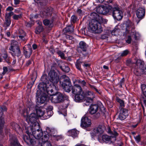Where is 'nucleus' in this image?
I'll use <instances>...</instances> for the list:
<instances>
[{
    "instance_id": "nucleus-1",
    "label": "nucleus",
    "mask_w": 146,
    "mask_h": 146,
    "mask_svg": "<svg viewBox=\"0 0 146 146\" xmlns=\"http://www.w3.org/2000/svg\"><path fill=\"white\" fill-rule=\"evenodd\" d=\"M91 16H93L94 19L89 23L88 30L95 34L101 33L103 31L101 23L102 21L101 17L96 13H93Z\"/></svg>"
},
{
    "instance_id": "nucleus-2",
    "label": "nucleus",
    "mask_w": 146,
    "mask_h": 146,
    "mask_svg": "<svg viewBox=\"0 0 146 146\" xmlns=\"http://www.w3.org/2000/svg\"><path fill=\"white\" fill-rule=\"evenodd\" d=\"M109 8L110 11L109 14H112L114 19L117 20H120L122 19V12L120 10L117 5H115L113 6L110 5Z\"/></svg>"
},
{
    "instance_id": "nucleus-3",
    "label": "nucleus",
    "mask_w": 146,
    "mask_h": 146,
    "mask_svg": "<svg viewBox=\"0 0 146 146\" xmlns=\"http://www.w3.org/2000/svg\"><path fill=\"white\" fill-rule=\"evenodd\" d=\"M35 127H32L31 131L34 137L36 139H39L40 142L41 141V138L43 135V133L41 130H40V126L38 123H36Z\"/></svg>"
},
{
    "instance_id": "nucleus-4",
    "label": "nucleus",
    "mask_w": 146,
    "mask_h": 146,
    "mask_svg": "<svg viewBox=\"0 0 146 146\" xmlns=\"http://www.w3.org/2000/svg\"><path fill=\"white\" fill-rule=\"evenodd\" d=\"M57 133V130L53 127H47L45 132V135L43 137V139L45 141L49 140L52 136Z\"/></svg>"
},
{
    "instance_id": "nucleus-5",
    "label": "nucleus",
    "mask_w": 146,
    "mask_h": 146,
    "mask_svg": "<svg viewBox=\"0 0 146 146\" xmlns=\"http://www.w3.org/2000/svg\"><path fill=\"white\" fill-rule=\"evenodd\" d=\"M99 106L98 104H92L90 106L89 109V113L91 115L94 114V118L97 119L100 116V113L98 112Z\"/></svg>"
},
{
    "instance_id": "nucleus-6",
    "label": "nucleus",
    "mask_w": 146,
    "mask_h": 146,
    "mask_svg": "<svg viewBox=\"0 0 146 146\" xmlns=\"http://www.w3.org/2000/svg\"><path fill=\"white\" fill-rule=\"evenodd\" d=\"M51 70L48 73V76L50 81L52 84H57L59 81V76L54 70Z\"/></svg>"
},
{
    "instance_id": "nucleus-7",
    "label": "nucleus",
    "mask_w": 146,
    "mask_h": 146,
    "mask_svg": "<svg viewBox=\"0 0 146 146\" xmlns=\"http://www.w3.org/2000/svg\"><path fill=\"white\" fill-rule=\"evenodd\" d=\"M64 100V96L61 93L58 92L56 94L53 95L51 100L54 103H58L62 102Z\"/></svg>"
},
{
    "instance_id": "nucleus-8",
    "label": "nucleus",
    "mask_w": 146,
    "mask_h": 146,
    "mask_svg": "<svg viewBox=\"0 0 146 146\" xmlns=\"http://www.w3.org/2000/svg\"><path fill=\"white\" fill-rule=\"evenodd\" d=\"M123 26L124 28H125L123 29L125 30V32L123 33V36H126L127 34L129 33L130 29H132L134 28L133 24L129 20L127 21L125 23H123Z\"/></svg>"
},
{
    "instance_id": "nucleus-9",
    "label": "nucleus",
    "mask_w": 146,
    "mask_h": 146,
    "mask_svg": "<svg viewBox=\"0 0 146 146\" xmlns=\"http://www.w3.org/2000/svg\"><path fill=\"white\" fill-rule=\"evenodd\" d=\"M13 14V12H7L5 16V21L4 23L3 26L5 27V30L9 27L11 23V16Z\"/></svg>"
},
{
    "instance_id": "nucleus-10",
    "label": "nucleus",
    "mask_w": 146,
    "mask_h": 146,
    "mask_svg": "<svg viewBox=\"0 0 146 146\" xmlns=\"http://www.w3.org/2000/svg\"><path fill=\"white\" fill-rule=\"evenodd\" d=\"M37 117V115L35 113H32L30 114L29 117H27L26 120L29 123H31L32 124V127H34L35 126V123H38L36 121Z\"/></svg>"
},
{
    "instance_id": "nucleus-11",
    "label": "nucleus",
    "mask_w": 146,
    "mask_h": 146,
    "mask_svg": "<svg viewBox=\"0 0 146 146\" xmlns=\"http://www.w3.org/2000/svg\"><path fill=\"white\" fill-rule=\"evenodd\" d=\"M40 92L38 91L36 93V102L38 103L43 104L48 99V96L45 94H42L39 96Z\"/></svg>"
},
{
    "instance_id": "nucleus-12",
    "label": "nucleus",
    "mask_w": 146,
    "mask_h": 146,
    "mask_svg": "<svg viewBox=\"0 0 146 146\" xmlns=\"http://www.w3.org/2000/svg\"><path fill=\"white\" fill-rule=\"evenodd\" d=\"M91 120L87 117H83L81 120V126L83 127H90L91 125Z\"/></svg>"
},
{
    "instance_id": "nucleus-13",
    "label": "nucleus",
    "mask_w": 146,
    "mask_h": 146,
    "mask_svg": "<svg viewBox=\"0 0 146 146\" xmlns=\"http://www.w3.org/2000/svg\"><path fill=\"white\" fill-rule=\"evenodd\" d=\"M128 115L127 111L126 109L121 108L117 119L123 120L126 118Z\"/></svg>"
},
{
    "instance_id": "nucleus-14",
    "label": "nucleus",
    "mask_w": 146,
    "mask_h": 146,
    "mask_svg": "<svg viewBox=\"0 0 146 146\" xmlns=\"http://www.w3.org/2000/svg\"><path fill=\"white\" fill-rule=\"evenodd\" d=\"M104 129L105 126L103 124L99 125L94 129V130L96 135L98 136V138H100L101 135L103 133Z\"/></svg>"
},
{
    "instance_id": "nucleus-15",
    "label": "nucleus",
    "mask_w": 146,
    "mask_h": 146,
    "mask_svg": "<svg viewBox=\"0 0 146 146\" xmlns=\"http://www.w3.org/2000/svg\"><path fill=\"white\" fill-rule=\"evenodd\" d=\"M110 9L109 6L108 8L104 6H100L97 8L96 11L99 14L105 15L109 14Z\"/></svg>"
},
{
    "instance_id": "nucleus-16",
    "label": "nucleus",
    "mask_w": 146,
    "mask_h": 146,
    "mask_svg": "<svg viewBox=\"0 0 146 146\" xmlns=\"http://www.w3.org/2000/svg\"><path fill=\"white\" fill-rule=\"evenodd\" d=\"M83 91L81 87L78 84H76L75 82L73 83V86L72 89V92L74 94L82 93Z\"/></svg>"
},
{
    "instance_id": "nucleus-17",
    "label": "nucleus",
    "mask_w": 146,
    "mask_h": 146,
    "mask_svg": "<svg viewBox=\"0 0 146 146\" xmlns=\"http://www.w3.org/2000/svg\"><path fill=\"white\" fill-rule=\"evenodd\" d=\"M24 54L26 58H29L32 54V50L31 47L29 44L23 48Z\"/></svg>"
},
{
    "instance_id": "nucleus-18",
    "label": "nucleus",
    "mask_w": 146,
    "mask_h": 146,
    "mask_svg": "<svg viewBox=\"0 0 146 146\" xmlns=\"http://www.w3.org/2000/svg\"><path fill=\"white\" fill-rule=\"evenodd\" d=\"M7 108L5 106L1 107L0 106V118L3 115V111H6ZM4 123L3 119L2 118H0V135L2 132V128Z\"/></svg>"
},
{
    "instance_id": "nucleus-19",
    "label": "nucleus",
    "mask_w": 146,
    "mask_h": 146,
    "mask_svg": "<svg viewBox=\"0 0 146 146\" xmlns=\"http://www.w3.org/2000/svg\"><path fill=\"white\" fill-rule=\"evenodd\" d=\"M10 141L11 146H22L20 145L18 141L17 138L12 135H9Z\"/></svg>"
},
{
    "instance_id": "nucleus-20",
    "label": "nucleus",
    "mask_w": 146,
    "mask_h": 146,
    "mask_svg": "<svg viewBox=\"0 0 146 146\" xmlns=\"http://www.w3.org/2000/svg\"><path fill=\"white\" fill-rule=\"evenodd\" d=\"M49 88H48V90L47 92L50 91L53 95H54L55 94L57 93L58 90V86L57 84H53L51 85L50 84L49 85Z\"/></svg>"
},
{
    "instance_id": "nucleus-21",
    "label": "nucleus",
    "mask_w": 146,
    "mask_h": 146,
    "mask_svg": "<svg viewBox=\"0 0 146 146\" xmlns=\"http://www.w3.org/2000/svg\"><path fill=\"white\" fill-rule=\"evenodd\" d=\"M49 84L46 83L44 82L40 83L38 86V87L41 91L43 90L46 92H48Z\"/></svg>"
},
{
    "instance_id": "nucleus-22",
    "label": "nucleus",
    "mask_w": 146,
    "mask_h": 146,
    "mask_svg": "<svg viewBox=\"0 0 146 146\" xmlns=\"http://www.w3.org/2000/svg\"><path fill=\"white\" fill-rule=\"evenodd\" d=\"M145 9L139 8L136 11V14L137 17L139 19H143L145 15Z\"/></svg>"
},
{
    "instance_id": "nucleus-23",
    "label": "nucleus",
    "mask_w": 146,
    "mask_h": 146,
    "mask_svg": "<svg viewBox=\"0 0 146 146\" xmlns=\"http://www.w3.org/2000/svg\"><path fill=\"white\" fill-rule=\"evenodd\" d=\"M60 83L62 87L65 92H69L71 91V89H72L73 86L71 84H66L65 83H61V82H60Z\"/></svg>"
},
{
    "instance_id": "nucleus-24",
    "label": "nucleus",
    "mask_w": 146,
    "mask_h": 146,
    "mask_svg": "<svg viewBox=\"0 0 146 146\" xmlns=\"http://www.w3.org/2000/svg\"><path fill=\"white\" fill-rule=\"evenodd\" d=\"M12 51L11 54L13 56L15 57L17 56V57L20 56L21 54V52L19 47L9 50Z\"/></svg>"
},
{
    "instance_id": "nucleus-25",
    "label": "nucleus",
    "mask_w": 146,
    "mask_h": 146,
    "mask_svg": "<svg viewBox=\"0 0 146 146\" xmlns=\"http://www.w3.org/2000/svg\"><path fill=\"white\" fill-rule=\"evenodd\" d=\"M50 8H46L43 11L40 13L41 16L43 17H46L51 14V11Z\"/></svg>"
},
{
    "instance_id": "nucleus-26",
    "label": "nucleus",
    "mask_w": 146,
    "mask_h": 146,
    "mask_svg": "<svg viewBox=\"0 0 146 146\" xmlns=\"http://www.w3.org/2000/svg\"><path fill=\"white\" fill-rule=\"evenodd\" d=\"M88 45L84 41H81L79 43V48L83 52L86 51Z\"/></svg>"
},
{
    "instance_id": "nucleus-27",
    "label": "nucleus",
    "mask_w": 146,
    "mask_h": 146,
    "mask_svg": "<svg viewBox=\"0 0 146 146\" xmlns=\"http://www.w3.org/2000/svg\"><path fill=\"white\" fill-rule=\"evenodd\" d=\"M75 100L76 102H79L83 100L84 98V95L83 92L80 93L75 94Z\"/></svg>"
},
{
    "instance_id": "nucleus-28",
    "label": "nucleus",
    "mask_w": 146,
    "mask_h": 146,
    "mask_svg": "<svg viewBox=\"0 0 146 146\" xmlns=\"http://www.w3.org/2000/svg\"><path fill=\"white\" fill-rule=\"evenodd\" d=\"M36 115L38 117H41L43 115L44 113V111L42 110L41 108L39 107H36Z\"/></svg>"
},
{
    "instance_id": "nucleus-29",
    "label": "nucleus",
    "mask_w": 146,
    "mask_h": 146,
    "mask_svg": "<svg viewBox=\"0 0 146 146\" xmlns=\"http://www.w3.org/2000/svg\"><path fill=\"white\" fill-rule=\"evenodd\" d=\"M68 133L70 136H72L73 137H76L79 134V132L76 129L70 130L68 131Z\"/></svg>"
},
{
    "instance_id": "nucleus-30",
    "label": "nucleus",
    "mask_w": 146,
    "mask_h": 146,
    "mask_svg": "<svg viewBox=\"0 0 146 146\" xmlns=\"http://www.w3.org/2000/svg\"><path fill=\"white\" fill-rule=\"evenodd\" d=\"M11 126L13 129H14L17 132L21 130V129L19 125L15 123H11Z\"/></svg>"
},
{
    "instance_id": "nucleus-31",
    "label": "nucleus",
    "mask_w": 146,
    "mask_h": 146,
    "mask_svg": "<svg viewBox=\"0 0 146 146\" xmlns=\"http://www.w3.org/2000/svg\"><path fill=\"white\" fill-rule=\"evenodd\" d=\"M19 47L18 46V42L16 41L12 40H11V46L9 48V50L17 48Z\"/></svg>"
},
{
    "instance_id": "nucleus-32",
    "label": "nucleus",
    "mask_w": 146,
    "mask_h": 146,
    "mask_svg": "<svg viewBox=\"0 0 146 146\" xmlns=\"http://www.w3.org/2000/svg\"><path fill=\"white\" fill-rule=\"evenodd\" d=\"M61 78L64 79L63 82H62L61 83H65V84H71L70 79L66 75H62L61 76Z\"/></svg>"
},
{
    "instance_id": "nucleus-33",
    "label": "nucleus",
    "mask_w": 146,
    "mask_h": 146,
    "mask_svg": "<svg viewBox=\"0 0 146 146\" xmlns=\"http://www.w3.org/2000/svg\"><path fill=\"white\" fill-rule=\"evenodd\" d=\"M43 137L41 138V146H52L50 142L47 141H45L44 139H43Z\"/></svg>"
},
{
    "instance_id": "nucleus-34",
    "label": "nucleus",
    "mask_w": 146,
    "mask_h": 146,
    "mask_svg": "<svg viewBox=\"0 0 146 146\" xmlns=\"http://www.w3.org/2000/svg\"><path fill=\"white\" fill-rule=\"evenodd\" d=\"M129 51L127 50L123 51L122 52L119 54V56L115 60L116 61L117 60H120L121 57L126 56L128 53Z\"/></svg>"
},
{
    "instance_id": "nucleus-35",
    "label": "nucleus",
    "mask_w": 146,
    "mask_h": 146,
    "mask_svg": "<svg viewBox=\"0 0 146 146\" xmlns=\"http://www.w3.org/2000/svg\"><path fill=\"white\" fill-rule=\"evenodd\" d=\"M19 33H22V34H21L19 36V40H20L22 41H26V39L25 38V36L26 35L25 34L24 32V31L22 30H20L19 31Z\"/></svg>"
},
{
    "instance_id": "nucleus-36",
    "label": "nucleus",
    "mask_w": 146,
    "mask_h": 146,
    "mask_svg": "<svg viewBox=\"0 0 146 146\" xmlns=\"http://www.w3.org/2000/svg\"><path fill=\"white\" fill-rule=\"evenodd\" d=\"M82 63V60L78 59L77 60L75 64L76 68L80 71H82L81 64Z\"/></svg>"
},
{
    "instance_id": "nucleus-37",
    "label": "nucleus",
    "mask_w": 146,
    "mask_h": 146,
    "mask_svg": "<svg viewBox=\"0 0 146 146\" xmlns=\"http://www.w3.org/2000/svg\"><path fill=\"white\" fill-rule=\"evenodd\" d=\"M102 140L106 143H108L111 140L110 137L107 135H102Z\"/></svg>"
},
{
    "instance_id": "nucleus-38",
    "label": "nucleus",
    "mask_w": 146,
    "mask_h": 146,
    "mask_svg": "<svg viewBox=\"0 0 146 146\" xmlns=\"http://www.w3.org/2000/svg\"><path fill=\"white\" fill-rule=\"evenodd\" d=\"M84 97L86 96V97H94V95L93 92L89 91H86L84 94Z\"/></svg>"
},
{
    "instance_id": "nucleus-39",
    "label": "nucleus",
    "mask_w": 146,
    "mask_h": 146,
    "mask_svg": "<svg viewBox=\"0 0 146 146\" xmlns=\"http://www.w3.org/2000/svg\"><path fill=\"white\" fill-rule=\"evenodd\" d=\"M43 30V27L42 26L40 25L39 26L36 28L35 32L36 34H39Z\"/></svg>"
},
{
    "instance_id": "nucleus-40",
    "label": "nucleus",
    "mask_w": 146,
    "mask_h": 146,
    "mask_svg": "<svg viewBox=\"0 0 146 146\" xmlns=\"http://www.w3.org/2000/svg\"><path fill=\"white\" fill-rule=\"evenodd\" d=\"M62 138V136L61 135H57L55 134L52 135V137L50 139L51 140H55L58 141Z\"/></svg>"
},
{
    "instance_id": "nucleus-41",
    "label": "nucleus",
    "mask_w": 146,
    "mask_h": 146,
    "mask_svg": "<svg viewBox=\"0 0 146 146\" xmlns=\"http://www.w3.org/2000/svg\"><path fill=\"white\" fill-rule=\"evenodd\" d=\"M60 68L64 72H68L70 70L69 68L67 66H60Z\"/></svg>"
},
{
    "instance_id": "nucleus-42",
    "label": "nucleus",
    "mask_w": 146,
    "mask_h": 146,
    "mask_svg": "<svg viewBox=\"0 0 146 146\" xmlns=\"http://www.w3.org/2000/svg\"><path fill=\"white\" fill-rule=\"evenodd\" d=\"M12 15H13V18L14 19L18 20L21 18L22 14H20L19 15H16L14 14V13L13 12V14Z\"/></svg>"
},
{
    "instance_id": "nucleus-43",
    "label": "nucleus",
    "mask_w": 146,
    "mask_h": 146,
    "mask_svg": "<svg viewBox=\"0 0 146 146\" xmlns=\"http://www.w3.org/2000/svg\"><path fill=\"white\" fill-rule=\"evenodd\" d=\"M141 89L143 94L146 98V85L145 84L141 85Z\"/></svg>"
},
{
    "instance_id": "nucleus-44",
    "label": "nucleus",
    "mask_w": 146,
    "mask_h": 146,
    "mask_svg": "<svg viewBox=\"0 0 146 146\" xmlns=\"http://www.w3.org/2000/svg\"><path fill=\"white\" fill-rule=\"evenodd\" d=\"M117 101L120 104V106L121 107V108H123V107L124 106V104L123 101L119 98H117Z\"/></svg>"
},
{
    "instance_id": "nucleus-45",
    "label": "nucleus",
    "mask_w": 146,
    "mask_h": 146,
    "mask_svg": "<svg viewBox=\"0 0 146 146\" xmlns=\"http://www.w3.org/2000/svg\"><path fill=\"white\" fill-rule=\"evenodd\" d=\"M23 139L25 142L27 144H29V139L30 137L26 135H23Z\"/></svg>"
},
{
    "instance_id": "nucleus-46",
    "label": "nucleus",
    "mask_w": 146,
    "mask_h": 146,
    "mask_svg": "<svg viewBox=\"0 0 146 146\" xmlns=\"http://www.w3.org/2000/svg\"><path fill=\"white\" fill-rule=\"evenodd\" d=\"M64 30L66 32H72L73 31V28L72 27L68 26L65 28Z\"/></svg>"
},
{
    "instance_id": "nucleus-47",
    "label": "nucleus",
    "mask_w": 146,
    "mask_h": 146,
    "mask_svg": "<svg viewBox=\"0 0 146 146\" xmlns=\"http://www.w3.org/2000/svg\"><path fill=\"white\" fill-rule=\"evenodd\" d=\"M119 30L118 28L117 27H116L114 29L111 31V34L112 35H115V34L117 33Z\"/></svg>"
},
{
    "instance_id": "nucleus-48",
    "label": "nucleus",
    "mask_w": 146,
    "mask_h": 146,
    "mask_svg": "<svg viewBox=\"0 0 146 146\" xmlns=\"http://www.w3.org/2000/svg\"><path fill=\"white\" fill-rule=\"evenodd\" d=\"M77 19V18L76 16L74 15H72L71 17V22L74 23H75Z\"/></svg>"
},
{
    "instance_id": "nucleus-49",
    "label": "nucleus",
    "mask_w": 146,
    "mask_h": 146,
    "mask_svg": "<svg viewBox=\"0 0 146 146\" xmlns=\"http://www.w3.org/2000/svg\"><path fill=\"white\" fill-rule=\"evenodd\" d=\"M43 23L44 25L48 26L50 24V21L47 19H45L43 21Z\"/></svg>"
},
{
    "instance_id": "nucleus-50",
    "label": "nucleus",
    "mask_w": 146,
    "mask_h": 146,
    "mask_svg": "<svg viewBox=\"0 0 146 146\" xmlns=\"http://www.w3.org/2000/svg\"><path fill=\"white\" fill-rule=\"evenodd\" d=\"M57 53L59 55V56H60L62 58H64V53L61 51L59 50L57 51Z\"/></svg>"
},
{
    "instance_id": "nucleus-51",
    "label": "nucleus",
    "mask_w": 146,
    "mask_h": 146,
    "mask_svg": "<svg viewBox=\"0 0 146 146\" xmlns=\"http://www.w3.org/2000/svg\"><path fill=\"white\" fill-rule=\"evenodd\" d=\"M86 98V102L89 103H91L92 102L93 99L94 97H87Z\"/></svg>"
},
{
    "instance_id": "nucleus-52",
    "label": "nucleus",
    "mask_w": 146,
    "mask_h": 146,
    "mask_svg": "<svg viewBox=\"0 0 146 146\" xmlns=\"http://www.w3.org/2000/svg\"><path fill=\"white\" fill-rule=\"evenodd\" d=\"M131 38L130 35H128L127 36V39L126 40L127 43L130 44L131 42Z\"/></svg>"
},
{
    "instance_id": "nucleus-53",
    "label": "nucleus",
    "mask_w": 146,
    "mask_h": 146,
    "mask_svg": "<svg viewBox=\"0 0 146 146\" xmlns=\"http://www.w3.org/2000/svg\"><path fill=\"white\" fill-rule=\"evenodd\" d=\"M3 72H2L3 75H4L8 71V68L6 67H3Z\"/></svg>"
},
{
    "instance_id": "nucleus-54",
    "label": "nucleus",
    "mask_w": 146,
    "mask_h": 146,
    "mask_svg": "<svg viewBox=\"0 0 146 146\" xmlns=\"http://www.w3.org/2000/svg\"><path fill=\"white\" fill-rule=\"evenodd\" d=\"M135 139L137 142H139L140 140V137L139 135H138L134 137Z\"/></svg>"
},
{
    "instance_id": "nucleus-55",
    "label": "nucleus",
    "mask_w": 146,
    "mask_h": 146,
    "mask_svg": "<svg viewBox=\"0 0 146 146\" xmlns=\"http://www.w3.org/2000/svg\"><path fill=\"white\" fill-rule=\"evenodd\" d=\"M125 79L124 78H122L120 81L119 82V86L120 87H122L123 84H124Z\"/></svg>"
},
{
    "instance_id": "nucleus-56",
    "label": "nucleus",
    "mask_w": 146,
    "mask_h": 146,
    "mask_svg": "<svg viewBox=\"0 0 146 146\" xmlns=\"http://www.w3.org/2000/svg\"><path fill=\"white\" fill-rule=\"evenodd\" d=\"M2 55L4 60L8 58L7 54L6 52H4L3 54H2Z\"/></svg>"
},
{
    "instance_id": "nucleus-57",
    "label": "nucleus",
    "mask_w": 146,
    "mask_h": 146,
    "mask_svg": "<svg viewBox=\"0 0 146 146\" xmlns=\"http://www.w3.org/2000/svg\"><path fill=\"white\" fill-rule=\"evenodd\" d=\"M13 8L11 6H9L6 9V11H7L11 12L13 10Z\"/></svg>"
},
{
    "instance_id": "nucleus-58",
    "label": "nucleus",
    "mask_w": 146,
    "mask_h": 146,
    "mask_svg": "<svg viewBox=\"0 0 146 146\" xmlns=\"http://www.w3.org/2000/svg\"><path fill=\"white\" fill-rule=\"evenodd\" d=\"M32 59H30L28 60L26 63V65L27 66H28L29 65L31 64L32 62Z\"/></svg>"
},
{
    "instance_id": "nucleus-59",
    "label": "nucleus",
    "mask_w": 146,
    "mask_h": 146,
    "mask_svg": "<svg viewBox=\"0 0 146 146\" xmlns=\"http://www.w3.org/2000/svg\"><path fill=\"white\" fill-rule=\"evenodd\" d=\"M35 143V141L34 139H29V144H31L33 145H34Z\"/></svg>"
},
{
    "instance_id": "nucleus-60",
    "label": "nucleus",
    "mask_w": 146,
    "mask_h": 146,
    "mask_svg": "<svg viewBox=\"0 0 146 146\" xmlns=\"http://www.w3.org/2000/svg\"><path fill=\"white\" fill-rule=\"evenodd\" d=\"M65 37L67 39L70 40H72L73 38L72 36L69 35H66Z\"/></svg>"
},
{
    "instance_id": "nucleus-61",
    "label": "nucleus",
    "mask_w": 146,
    "mask_h": 146,
    "mask_svg": "<svg viewBox=\"0 0 146 146\" xmlns=\"http://www.w3.org/2000/svg\"><path fill=\"white\" fill-rule=\"evenodd\" d=\"M78 82L79 83L81 84L83 86H85L86 84V83L84 80H83L82 81L78 80Z\"/></svg>"
},
{
    "instance_id": "nucleus-62",
    "label": "nucleus",
    "mask_w": 146,
    "mask_h": 146,
    "mask_svg": "<svg viewBox=\"0 0 146 146\" xmlns=\"http://www.w3.org/2000/svg\"><path fill=\"white\" fill-rule=\"evenodd\" d=\"M76 12L79 15H82V11L80 9H78Z\"/></svg>"
},
{
    "instance_id": "nucleus-63",
    "label": "nucleus",
    "mask_w": 146,
    "mask_h": 146,
    "mask_svg": "<svg viewBox=\"0 0 146 146\" xmlns=\"http://www.w3.org/2000/svg\"><path fill=\"white\" fill-rule=\"evenodd\" d=\"M53 107L52 106H49L47 107V109L51 112L52 110Z\"/></svg>"
},
{
    "instance_id": "nucleus-64",
    "label": "nucleus",
    "mask_w": 146,
    "mask_h": 146,
    "mask_svg": "<svg viewBox=\"0 0 146 146\" xmlns=\"http://www.w3.org/2000/svg\"><path fill=\"white\" fill-rule=\"evenodd\" d=\"M36 78V77H35L34 78H33V82L31 83V84L30 86V87L31 88L33 85L34 83V82Z\"/></svg>"
}]
</instances>
